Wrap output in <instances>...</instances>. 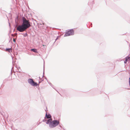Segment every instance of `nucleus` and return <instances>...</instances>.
<instances>
[{
	"mask_svg": "<svg viewBox=\"0 0 130 130\" xmlns=\"http://www.w3.org/2000/svg\"><path fill=\"white\" fill-rule=\"evenodd\" d=\"M31 26L29 20H27L24 17H22V23L21 25H19L17 27V29L20 32L24 31Z\"/></svg>",
	"mask_w": 130,
	"mask_h": 130,
	"instance_id": "f257e3e1",
	"label": "nucleus"
},
{
	"mask_svg": "<svg viewBox=\"0 0 130 130\" xmlns=\"http://www.w3.org/2000/svg\"><path fill=\"white\" fill-rule=\"evenodd\" d=\"M59 123V121L57 120H53L49 123V127L51 128H53L55 127Z\"/></svg>",
	"mask_w": 130,
	"mask_h": 130,
	"instance_id": "f03ea898",
	"label": "nucleus"
},
{
	"mask_svg": "<svg viewBox=\"0 0 130 130\" xmlns=\"http://www.w3.org/2000/svg\"><path fill=\"white\" fill-rule=\"evenodd\" d=\"M74 34V31L73 29H71L67 32L65 34L64 36L66 37L73 35Z\"/></svg>",
	"mask_w": 130,
	"mask_h": 130,
	"instance_id": "7ed1b4c3",
	"label": "nucleus"
},
{
	"mask_svg": "<svg viewBox=\"0 0 130 130\" xmlns=\"http://www.w3.org/2000/svg\"><path fill=\"white\" fill-rule=\"evenodd\" d=\"M28 83L31 85L34 86H36L37 85V84L32 79H29L28 80Z\"/></svg>",
	"mask_w": 130,
	"mask_h": 130,
	"instance_id": "20e7f679",
	"label": "nucleus"
},
{
	"mask_svg": "<svg viewBox=\"0 0 130 130\" xmlns=\"http://www.w3.org/2000/svg\"><path fill=\"white\" fill-rule=\"evenodd\" d=\"M52 120V119H48V120L46 122V123L47 124H49L51 122H52L51 121Z\"/></svg>",
	"mask_w": 130,
	"mask_h": 130,
	"instance_id": "39448f33",
	"label": "nucleus"
},
{
	"mask_svg": "<svg viewBox=\"0 0 130 130\" xmlns=\"http://www.w3.org/2000/svg\"><path fill=\"white\" fill-rule=\"evenodd\" d=\"M31 51L36 53H38V51L37 49H31Z\"/></svg>",
	"mask_w": 130,
	"mask_h": 130,
	"instance_id": "423d86ee",
	"label": "nucleus"
},
{
	"mask_svg": "<svg viewBox=\"0 0 130 130\" xmlns=\"http://www.w3.org/2000/svg\"><path fill=\"white\" fill-rule=\"evenodd\" d=\"M46 118L47 119L50 118L51 117V116L50 115L48 114V115H47V112L46 113Z\"/></svg>",
	"mask_w": 130,
	"mask_h": 130,
	"instance_id": "0eeeda50",
	"label": "nucleus"
},
{
	"mask_svg": "<svg viewBox=\"0 0 130 130\" xmlns=\"http://www.w3.org/2000/svg\"><path fill=\"white\" fill-rule=\"evenodd\" d=\"M127 60H127V58H125V61H124V63H126V62H127Z\"/></svg>",
	"mask_w": 130,
	"mask_h": 130,
	"instance_id": "6e6552de",
	"label": "nucleus"
},
{
	"mask_svg": "<svg viewBox=\"0 0 130 130\" xmlns=\"http://www.w3.org/2000/svg\"><path fill=\"white\" fill-rule=\"evenodd\" d=\"M126 58L127 59V60L128 59L129 60H130V57H126Z\"/></svg>",
	"mask_w": 130,
	"mask_h": 130,
	"instance_id": "1a4fd4ad",
	"label": "nucleus"
},
{
	"mask_svg": "<svg viewBox=\"0 0 130 130\" xmlns=\"http://www.w3.org/2000/svg\"><path fill=\"white\" fill-rule=\"evenodd\" d=\"M27 33H26L25 34H24V37H26V36H27Z\"/></svg>",
	"mask_w": 130,
	"mask_h": 130,
	"instance_id": "9d476101",
	"label": "nucleus"
},
{
	"mask_svg": "<svg viewBox=\"0 0 130 130\" xmlns=\"http://www.w3.org/2000/svg\"><path fill=\"white\" fill-rule=\"evenodd\" d=\"M11 50V48H6V50Z\"/></svg>",
	"mask_w": 130,
	"mask_h": 130,
	"instance_id": "9b49d317",
	"label": "nucleus"
},
{
	"mask_svg": "<svg viewBox=\"0 0 130 130\" xmlns=\"http://www.w3.org/2000/svg\"><path fill=\"white\" fill-rule=\"evenodd\" d=\"M13 41L14 42H15V40L14 39H13Z\"/></svg>",
	"mask_w": 130,
	"mask_h": 130,
	"instance_id": "f8f14e48",
	"label": "nucleus"
},
{
	"mask_svg": "<svg viewBox=\"0 0 130 130\" xmlns=\"http://www.w3.org/2000/svg\"><path fill=\"white\" fill-rule=\"evenodd\" d=\"M10 50H8V51L9 52H10Z\"/></svg>",
	"mask_w": 130,
	"mask_h": 130,
	"instance_id": "ddd939ff",
	"label": "nucleus"
},
{
	"mask_svg": "<svg viewBox=\"0 0 130 130\" xmlns=\"http://www.w3.org/2000/svg\"><path fill=\"white\" fill-rule=\"evenodd\" d=\"M57 38L56 39V40H57ZM56 41V40H55V41Z\"/></svg>",
	"mask_w": 130,
	"mask_h": 130,
	"instance_id": "4468645a",
	"label": "nucleus"
},
{
	"mask_svg": "<svg viewBox=\"0 0 130 130\" xmlns=\"http://www.w3.org/2000/svg\"><path fill=\"white\" fill-rule=\"evenodd\" d=\"M60 127H61V126L60 125Z\"/></svg>",
	"mask_w": 130,
	"mask_h": 130,
	"instance_id": "2eb2a0df",
	"label": "nucleus"
}]
</instances>
